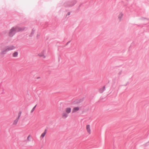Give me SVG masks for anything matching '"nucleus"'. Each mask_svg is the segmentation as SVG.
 <instances>
[{
    "label": "nucleus",
    "mask_w": 149,
    "mask_h": 149,
    "mask_svg": "<svg viewBox=\"0 0 149 149\" xmlns=\"http://www.w3.org/2000/svg\"><path fill=\"white\" fill-rule=\"evenodd\" d=\"M25 29L24 27H20L16 26L12 27L9 31L8 36L10 37H12L15 34L16 32H20L24 31Z\"/></svg>",
    "instance_id": "nucleus-1"
},
{
    "label": "nucleus",
    "mask_w": 149,
    "mask_h": 149,
    "mask_svg": "<svg viewBox=\"0 0 149 149\" xmlns=\"http://www.w3.org/2000/svg\"><path fill=\"white\" fill-rule=\"evenodd\" d=\"M15 48V47L13 45L7 46L1 50L0 52V54L3 56L6 54L8 52L14 50Z\"/></svg>",
    "instance_id": "nucleus-2"
},
{
    "label": "nucleus",
    "mask_w": 149,
    "mask_h": 149,
    "mask_svg": "<svg viewBox=\"0 0 149 149\" xmlns=\"http://www.w3.org/2000/svg\"><path fill=\"white\" fill-rule=\"evenodd\" d=\"M71 111V108L70 107H66L65 109V111L63 112L61 114L62 118L64 119L67 118L69 116V114Z\"/></svg>",
    "instance_id": "nucleus-3"
},
{
    "label": "nucleus",
    "mask_w": 149,
    "mask_h": 149,
    "mask_svg": "<svg viewBox=\"0 0 149 149\" xmlns=\"http://www.w3.org/2000/svg\"><path fill=\"white\" fill-rule=\"evenodd\" d=\"M86 131L88 134H90L91 133V127L89 125H87L86 127Z\"/></svg>",
    "instance_id": "nucleus-4"
},
{
    "label": "nucleus",
    "mask_w": 149,
    "mask_h": 149,
    "mask_svg": "<svg viewBox=\"0 0 149 149\" xmlns=\"http://www.w3.org/2000/svg\"><path fill=\"white\" fill-rule=\"evenodd\" d=\"M80 107H74L72 109V113H74L77 112L80 110Z\"/></svg>",
    "instance_id": "nucleus-5"
},
{
    "label": "nucleus",
    "mask_w": 149,
    "mask_h": 149,
    "mask_svg": "<svg viewBox=\"0 0 149 149\" xmlns=\"http://www.w3.org/2000/svg\"><path fill=\"white\" fill-rule=\"evenodd\" d=\"M45 52V51L43 50L42 51L40 52L38 54V55L40 57H42L43 58H45L46 56L44 55V53Z\"/></svg>",
    "instance_id": "nucleus-6"
},
{
    "label": "nucleus",
    "mask_w": 149,
    "mask_h": 149,
    "mask_svg": "<svg viewBox=\"0 0 149 149\" xmlns=\"http://www.w3.org/2000/svg\"><path fill=\"white\" fill-rule=\"evenodd\" d=\"M47 130L46 129H45L44 132L41 134V135L40 136V138L42 139H43L45 136V135L47 133Z\"/></svg>",
    "instance_id": "nucleus-7"
},
{
    "label": "nucleus",
    "mask_w": 149,
    "mask_h": 149,
    "mask_svg": "<svg viewBox=\"0 0 149 149\" xmlns=\"http://www.w3.org/2000/svg\"><path fill=\"white\" fill-rule=\"evenodd\" d=\"M123 15V14L122 12L120 13L118 15V18L120 21H121V20Z\"/></svg>",
    "instance_id": "nucleus-8"
},
{
    "label": "nucleus",
    "mask_w": 149,
    "mask_h": 149,
    "mask_svg": "<svg viewBox=\"0 0 149 149\" xmlns=\"http://www.w3.org/2000/svg\"><path fill=\"white\" fill-rule=\"evenodd\" d=\"M19 120V119L16 118L15 120L13 121V124L14 125H16L17 124Z\"/></svg>",
    "instance_id": "nucleus-9"
},
{
    "label": "nucleus",
    "mask_w": 149,
    "mask_h": 149,
    "mask_svg": "<svg viewBox=\"0 0 149 149\" xmlns=\"http://www.w3.org/2000/svg\"><path fill=\"white\" fill-rule=\"evenodd\" d=\"M76 3V1H73L69 3V6H72L74 5Z\"/></svg>",
    "instance_id": "nucleus-10"
},
{
    "label": "nucleus",
    "mask_w": 149,
    "mask_h": 149,
    "mask_svg": "<svg viewBox=\"0 0 149 149\" xmlns=\"http://www.w3.org/2000/svg\"><path fill=\"white\" fill-rule=\"evenodd\" d=\"M105 90V87L104 86L102 88L99 89V92L100 93H102Z\"/></svg>",
    "instance_id": "nucleus-11"
},
{
    "label": "nucleus",
    "mask_w": 149,
    "mask_h": 149,
    "mask_svg": "<svg viewBox=\"0 0 149 149\" xmlns=\"http://www.w3.org/2000/svg\"><path fill=\"white\" fill-rule=\"evenodd\" d=\"M18 55V53L17 52H15L13 54V56L14 57H17Z\"/></svg>",
    "instance_id": "nucleus-12"
},
{
    "label": "nucleus",
    "mask_w": 149,
    "mask_h": 149,
    "mask_svg": "<svg viewBox=\"0 0 149 149\" xmlns=\"http://www.w3.org/2000/svg\"><path fill=\"white\" fill-rule=\"evenodd\" d=\"M31 136L30 135H29L27 137V141H30Z\"/></svg>",
    "instance_id": "nucleus-13"
},
{
    "label": "nucleus",
    "mask_w": 149,
    "mask_h": 149,
    "mask_svg": "<svg viewBox=\"0 0 149 149\" xmlns=\"http://www.w3.org/2000/svg\"><path fill=\"white\" fill-rule=\"evenodd\" d=\"M21 112H19V113H18V117H17V118L18 119H19V118H20V117L21 116Z\"/></svg>",
    "instance_id": "nucleus-14"
},
{
    "label": "nucleus",
    "mask_w": 149,
    "mask_h": 149,
    "mask_svg": "<svg viewBox=\"0 0 149 149\" xmlns=\"http://www.w3.org/2000/svg\"><path fill=\"white\" fill-rule=\"evenodd\" d=\"M36 105L33 107V108L32 109V110H31V113H33V111H34V110H35V109L36 107Z\"/></svg>",
    "instance_id": "nucleus-15"
},
{
    "label": "nucleus",
    "mask_w": 149,
    "mask_h": 149,
    "mask_svg": "<svg viewBox=\"0 0 149 149\" xmlns=\"http://www.w3.org/2000/svg\"><path fill=\"white\" fill-rule=\"evenodd\" d=\"M35 30H34V29H32L31 33V34L32 35L33 34V33H34L35 32Z\"/></svg>",
    "instance_id": "nucleus-16"
},
{
    "label": "nucleus",
    "mask_w": 149,
    "mask_h": 149,
    "mask_svg": "<svg viewBox=\"0 0 149 149\" xmlns=\"http://www.w3.org/2000/svg\"><path fill=\"white\" fill-rule=\"evenodd\" d=\"M70 13L69 12V13H68V15H70Z\"/></svg>",
    "instance_id": "nucleus-17"
},
{
    "label": "nucleus",
    "mask_w": 149,
    "mask_h": 149,
    "mask_svg": "<svg viewBox=\"0 0 149 149\" xmlns=\"http://www.w3.org/2000/svg\"><path fill=\"white\" fill-rule=\"evenodd\" d=\"M40 78V77H38L37 78V79H39V78Z\"/></svg>",
    "instance_id": "nucleus-18"
},
{
    "label": "nucleus",
    "mask_w": 149,
    "mask_h": 149,
    "mask_svg": "<svg viewBox=\"0 0 149 149\" xmlns=\"http://www.w3.org/2000/svg\"><path fill=\"white\" fill-rule=\"evenodd\" d=\"M70 42V41L68 42V43Z\"/></svg>",
    "instance_id": "nucleus-19"
}]
</instances>
